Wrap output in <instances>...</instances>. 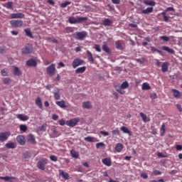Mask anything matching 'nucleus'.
<instances>
[{"label":"nucleus","mask_w":182,"mask_h":182,"mask_svg":"<svg viewBox=\"0 0 182 182\" xmlns=\"http://www.w3.org/2000/svg\"><path fill=\"white\" fill-rule=\"evenodd\" d=\"M73 37L77 41H85L87 38V32L82 31L80 32H76L73 34Z\"/></svg>","instance_id":"1"},{"label":"nucleus","mask_w":182,"mask_h":182,"mask_svg":"<svg viewBox=\"0 0 182 182\" xmlns=\"http://www.w3.org/2000/svg\"><path fill=\"white\" fill-rule=\"evenodd\" d=\"M48 159L46 158H42L41 159H40L37 163L38 168L39 170L45 171V166H46V164H48Z\"/></svg>","instance_id":"2"},{"label":"nucleus","mask_w":182,"mask_h":182,"mask_svg":"<svg viewBox=\"0 0 182 182\" xmlns=\"http://www.w3.org/2000/svg\"><path fill=\"white\" fill-rule=\"evenodd\" d=\"M56 65L55 64H51L48 67L46 68V73L48 76H53L56 73Z\"/></svg>","instance_id":"3"},{"label":"nucleus","mask_w":182,"mask_h":182,"mask_svg":"<svg viewBox=\"0 0 182 182\" xmlns=\"http://www.w3.org/2000/svg\"><path fill=\"white\" fill-rule=\"evenodd\" d=\"M10 25L13 28H22L23 26V21L22 20H11Z\"/></svg>","instance_id":"4"},{"label":"nucleus","mask_w":182,"mask_h":182,"mask_svg":"<svg viewBox=\"0 0 182 182\" xmlns=\"http://www.w3.org/2000/svg\"><path fill=\"white\" fill-rule=\"evenodd\" d=\"M85 63V61L79 58H77L74 59V60L72 63V66L73 69H76V68H78V66H80Z\"/></svg>","instance_id":"5"},{"label":"nucleus","mask_w":182,"mask_h":182,"mask_svg":"<svg viewBox=\"0 0 182 182\" xmlns=\"http://www.w3.org/2000/svg\"><path fill=\"white\" fill-rule=\"evenodd\" d=\"M9 136H11V132H0V141L1 143L6 141L9 138Z\"/></svg>","instance_id":"6"},{"label":"nucleus","mask_w":182,"mask_h":182,"mask_svg":"<svg viewBox=\"0 0 182 182\" xmlns=\"http://www.w3.org/2000/svg\"><path fill=\"white\" fill-rule=\"evenodd\" d=\"M78 122H80V119L79 118H73L72 119L67 121L66 124L70 127H75V126L77 124Z\"/></svg>","instance_id":"7"},{"label":"nucleus","mask_w":182,"mask_h":182,"mask_svg":"<svg viewBox=\"0 0 182 182\" xmlns=\"http://www.w3.org/2000/svg\"><path fill=\"white\" fill-rule=\"evenodd\" d=\"M11 19H23L25 15L22 13H16L10 14Z\"/></svg>","instance_id":"8"},{"label":"nucleus","mask_w":182,"mask_h":182,"mask_svg":"<svg viewBox=\"0 0 182 182\" xmlns=\"http://www.w3.org/2000/svg\"><path fill=\"white\" fill-rule=\"evenodd\" d=\"M16 141L21 146H25V136L18 135L16 136Z\"/></svg>","instance_id":"9"},{"label":"nucleus","mask_w":182,"mask_h":182,"mask_svg":"<svg viewBox=\"0 0 182 182\" xmlns=\"http://www.w3.org/2000/svg\"><path fill=\"white\" fill-rule=\"evenodd\" d=\"M27 141L31 144H36V140L35 139V136L32 134L28 135Z\"/></svg>","instance_id":"10"},{"label":"nucleus","mask_w":182,"mask_h":182,"mask_svg":"<svg viewBox=\"0 0 182 182\" xmlns=\"http://www.w3.org/2000/svg\"><path fill=\"white\" fill-rule=\"evenodd\" d=\"M87 60L92 65H93V63H95V58H93V54H92V52H90V50H87Z\"/></svg>","instance_id":"11"},{"label":"nucleus","mask_w":182,"mask_h":182,"mask_svg":"<svg viewBox=\"0 0 182 182\" xmlns=\"http://www.w3.org/2000/svg\"><path fill=\"white\" fill-rule=\"evenodd\" d=\"M32 46L28 45L22 49V53L26 54L32 53Z\"/></svg>","instance_id":"12"},{"label":"nucleus","mask_w":182,"mask_h":182,"mask_svg":"<svg viewBox=\"0 0 182 182\" xmlns=\"http://www.w3.org/2000/svg\"><path fill=\"white\" fill-rule=\"evenodd\" d=\"M38 65V63L34 59H29L26 61V65L29 67H33L36 66Z\"/></svg>","instance_id":"13"},{"label":"nucleus","mask_w":182,"mask_h":182,"mask_svg":"<svg viewBox=\"0 0 182 182\" xmlns=\"http://www.w3.org/2000/svg\"><path fill=\"white\" fill-rule=\"evenodd\" d=\"M102 161L105 166H107V167H110V166H112V159L110 158L103 159Z\"/></svg>","instance_id":"14"},{"label":"nucleus","mask_w":182,"mask_h":182,"mask_svg":"<svg viewBox=\"0 0 182 182\" xmlns=\"http://www.w3.org/2000/svg\"><path fill=\"white\" fill-rule=\"evenodd\" d=\"M168 66H169L168 62L164 63L161 65V71L164 73H166V72H168Z\"/></svg>","instance_id":"15"},{"label":"nucleus","mask_w":182,"mask_h":182,"mask_svg":"<svg viewBox=\"0 0 182 182\" xmlns=\"http://www.w3.org/2000/svg\"><path fill=\"white\" fill-rule=\"evenodd\" d=\"M17 118L19 119V120H21V122H26V120H29V117L23 114H18L17 115Z\"/></svg>","instance_id":"16"},{"label":"nucleus","mask_w":182,"mask_h":182,"mask_svg":"<svg viewBox=\"0 0 182 182\" xmlns=\"http://www.w3.org/2000/svg\"><path fill=\"white\" fill-rule=\"evenodd\" d=\"M172 92L173 93V96L174 97H176V99H181V92H180V91L176 90V89H173Z\"/></svg>","instance_id":"17"},{"label":"nucleus","mask_w":182,"mask_h":182,"mask_svg":"<svg viewBox=\"0 0 182 182\" xmlns=\"http://www.w3.org/2000/svg\"><path fill=\"white\" fill-rule=\"evenodd\" d=\"M153 7H148L147 9L142 10L141 14H143L144 15H149V14H151V12H153Z\"/></svg>","instance_id":"18"},{"label":"nucleus","mask_w":182,"mask_h":182,"mask_svg":"<svg viewBox=\"0 0 182 182\" xmlns=\"http://www.w3.org/2000/svg\"><path fill=\"white\" fill-rule=\"evenodd\" d=\"M6 149H16V144L15 142H9L5 144Z\"/></svg>","instance_id":"19"},{"label":"nucleus","mask_w":182,"mask_h":182,"mask_svg":"<svg viewBox=\"0 0 182 182\" xmlns=\"http://www.w3.org/2000/svg\"><path fill=\"white\" fill-rule=\"evenodd\" d=\"M82 107L83 109H92V102L87 101V102H84L82 103Z\"/></svg>","instance_id":"20"},{"label":"nucleus","mask_w":182,"mask_h":182,"mask_svg":"<svg viewBox=\"0 0 182 182\" xmlns=\"http://www.w3.org/2000/svg\"><path fill=\"white\" fill-rule=\"evenodd\" d=\"M121 132H123L125 134H129V136H132V131L127 129L126 127H122L120 128Z\"/></svg>","instance_id":"21"},{"label":"nucleus","mask_w":182,"mask_h":182,"mask_svg":"<svg viewBox=\"0 0 182 182\" xmlns=\"http://www.w3.org/2000/svg\"><path fill=\"white\" fill-rule=\"evenodd\" d=\"M13 72L15 76H21L22 75V72H21V70L18 67H14Z\"/></svg>","instance_id":"22"},{"label":"nucleus","mask_w":182,"mask_h":182,"mask_svg":"<svg viewBox=\"0 0 182 182\" xmlns=\"http://www.w3.org/2000/svg\"><path fill=\"white\" fill-rule=\"evenodd\" d=\"M59 173H60V176H62L63 178H65V180H69V173L62 170H60Z\"/></svg>","instance_id":"23"},{"label":"nucleus","mask_w":182,"mask_h":182,"mask_svg":"<svg viewBox=\"0 0 182 182\" xmlns=\"http://www.w3.org/2000/svg\"><path fill=\"white\" fill-rule=\"evenodd\" d=\"M162 49L163 50L168 52V53H170L171 55H174V50L173 48H170L167 46H163Z\"/></svg>","instance_id":"24"},{"label":"nucleus","mask_w":182,"mask_h":182,"mask_svg":"<svg viewBox=\"0 0 182 182\" xmlns=\"http://www.w3.org/2000/svg\"><path fill=\"white\" fill-rule=\"evenodd\" d=\"M55 103L57 106H59V107H61V109H65L66 107V104L64 100L57 101Z\"/></svg>","instance_id":"25"},{"label":"nucleus","mask_w":182,"mask_h":182,"mask_svg":"<svg viewBox=\"0 0 182 182\" xmlns=\"http://www.w3.org/2000/svg\"><path fill=\"white\" fill-rule=\"evenodd\" d=\"M85 141H88V143H95L96 141V138L93 136H87L84 138Z\"/></svg>","instance_id":"26"},{"label":"nucleus","mask_w":182,"mask_h":182,"mask_svg":"<svg viewBox=\"0 0 182 182\" xmlns=\"http://www.w3.org/2000/svg\"><path fill=\"white\" fill-rule=\"evenodd\" d=\"M145 5H149V6H155L156 2L152 0H145L144 1Z\"/></svg>","instance_id":"27"},{"label":"nucleus","mask_w":182,"mask_h":182,"mask_svg":"<svg viewBox=\"0 0 182 182\" xmlns=\"http://www.w3.org/2000/svg\"><path fill=\"white\" fill-rule=\"evenodd\" d=\"M86 71V66L80 67L75 70V73H85Z\"/></svg>","instance_id":"28"},{"label":"nucleus","mask_w":182,"mask_h":182,"mask_svg":"<svg viewBox=\"0 0 182 182\" xmlns=\"http://www.w3.org/2000/svg\"><path fill=\"white\" fill-rule=\"evenodd\" d=\"M36 105L40 107V109H42L43 107V105H42V100H41V97H38L35 102Z\"/></svg>","instance_id":"29"},{"label":"nucleus","mask_w":182,"mask_h":182,"mask_svg":"<svg viewBox=\"0 0 182 182\" xmlns=\"http://www.w3.org/2000/svg\"><path fill=\"white\" fill-rule=\"evenodd\" d=\"M102 50L104 52H106L108 55H111L112 52H110V48H109V46H107V44H104L102 46Z\"/></svg>","instance_id":"30"},{"label":"nucleus","mask_w":182,"mask_h":182,"mask_svg":"<svg viewBox=\"0 0 182 182\" xmlns=\"http://www.w3.org/2000/svg\"><path fill=\"white\" fill-rule=\"evenodd\" d=\"M115 150L118 153H120V151H122V150H123V145H122V143L117 144V145L115 146Z\"/></svg>","instance_id":"31"},{"label":"nucleus","mask_w":182,"mask_h":182,"mask_svg":"<svg viewBox=\"0 0 182 182\" xmlns=\"http://www.w3.org/2000/svg\"><path fill=\"white\" fill-rule=\"evenodd\" d=\"M102 23L105 26H110L113 22L110 19L106 18L102 21Z\"/></svg>","instance_id":"32"},{"label":"nucleus","mask_w":182,"mask_h":182,"mask_svg":"<svg viewBox=\"0 0 182 182\" xmlns=\"http://www.w3.org/2000/svg\"><path fill=\"white\" fill-rule=\"evenodd\" d=\"M151 89V87H150V85L147 82H144L142 84V90H150Z\"/></svg>","instance_id":"33"},{"label":"nucleus","mask_w":182,"mask_h":182,"mask_svg":"<svg viewBox=\"0 0 182 182\" xmlns=\"http://www.w3.org/2000/svg\"><path fill=\"white\" fill-rule=\"evenodd\" d=\"M70 154L73 159H79V153L75 150L70 151Z\"/></svg>","instance_id":"34"},{"label":"nucleus","mask_w":182,"mask_h":182,"mask_svg":"<svg viewBox=\"0 0 182 182\" xmlns=\"http://www.w3.org/2000/svg\"><path fill=\"white\" fill-rule=\"evenodd\" d=\"M87 19V17H77V23H82V22H85Z\"/></svg>","instance_id":"35"},{"label":"nucleus","mask_w":182,"mask_h":182,"mask_svg":"<svg viewBox=\"0 0 182 182\" xmlns=\"http://www.w3.org/2000/svg\"><path fill=\"white\" fill-rule=\"evenodd\" d=\"M3 83L4 85H11V83H12V80L9 77H5L3 79Z\"/></svg>","instance_id":"36"},{"label":"nucleus","mask_w":182,"mask_h":182,"mask_svg":"<svg viewBox=\"0 0 182 182\" xmlns=\"http://www.w3.org/2000/svg\"><path fill=\"white\" fill-rule=\"evenodd\" d=\"M68 22L69 23H77V18L73 16L69 17Z\"/></svg>","instance_id":"37"},{"label":"nucleus","mask_w":182,"mask_h":182,"mask_svg":"<svg viewBox=\"0 0 182 182\" xmlns=\"http://www.w3.org/2000/svg\"><path fill=\"white\" fill-rule=\"evenodd\" d=\"M24 32L26 33V36H28V38H33L32 36V32H31L30 28H25Z\"/></svg>","instance_id":"38"},{"label":"nucleus","mask_w":182,"mask_h":182,"mask_svg":"<svg viewBox=\"0 0 182 182\" xmlns=\"http://www.w3.org/2000/svg\"><path fill=\"white\" fill-rule=\"evenodd\" d=\"M54 99L55 100H60V92L59 91L53 92Z\"/></svg>","instance_id":"39"},{"label":"nucleus","mask_w":182,"mask_h":182,"mask_svg":"<svg viewBox=\"0 0 182 182\" xmlns=\"http://www.w3.org/2000/svg\"><path fill=\"white\" fill-rule=\"evenodd\" d=\"M116 48L119 50H123V46H122V43H120V41H117L115 42Z\"/></svg>","instance_id":"40"},{"label":"nucleus","mask_w":182,"mask_h":182,"mask_svg":"<svg viewBox=\"0 0 182 182\" xmlns=\"http://www.w3.org/2000/svg\"><path fill=\"white\" fill-rule=\"evenodd\" d=\"M160 131H161V136H164V134H166V125L164 124L161 125Z\"/></svg>","instance_id":"41"},{"label":"nucleus","mask_w":182,"mask_h":182,"mask_svg":"<svg viewBox=\"0 0 182 182\" xmlns=\"http://www.w3.org/2000/svg\"><path fill=\"white\" fill-rule=\"evenodd\" d=\"M64 33H73V28L72 27H66L64 29Z\"/></svg>","instance_id":"42"},{"label":"nucleus","mask_w":182,"mask_h":182,"mask_svg":"<svg viewBox=\"0 0 182 182\" xmlns=\"http://www.w3.org/2000/svg\"><path fill=\"white\" fill-rule=\"evenodd\" d=\"M150 48L152 53H155V52H156V53H159V55H161V50L156 48V47L151 46Z\"/></svg>","instance_id":"43"},{"label":"nucleus","mask_w":182,"mask_h":182,"mask_svg":"<svg viewBox=\"0 0 182 182\" xmlns=\"http://www.w3.org/2000/svg\"><path fill=\"white\" fill-rule=\"evenodd\" d=\"M140 116L142 119V120H144V122L146 123V122H149L150 119H147V115L146 114H144V113L143 112H140Z\"/></svg>","instance_id":"44"},{"label":"nucleus","mask_w":182,"mask_h":182,"mask_svg":"<svg viewBox=\"0 0 182 182\" xmlns=\"http://www.w3.org/2000/svg\"><path fill=\"white\" fill-rule=\"evenodd\" d=\"M13 6L14 3L12 1H9L6 3V8H7V9H13Z\"/></svg>","instance_id":"45"},{"label":"nucleus","mask_w":182,"mask_h":182,"mask_svg":"<svg viewBox=\"0 0 182 182\" xmlns=\"http://www.w3.org/2000/svg\"><path fill=\"white\" fill-rule=\"evenodd\" d=\"M159 39L164 41V42H168V41H170V37L167 36H162L159 37Z\"/></svg>","instance_id":"46"},{"label":"nucleus","mask_w":182,"mask_h":182,"mask_svg":"<svg viewBox=\"0 0 182 182\" xmlns=\"http://www.w3.org/2000/svg\"><path fill=\"white\" fill-rule=\"evenodd\" d=\"M70 4H72V2L70 1H65L63 3H62L60 4V7L61 8H66V6H68V5H70Z\"/></svg>","instance_id":"47"},{"label":"nucleus","mask_w":182,"mask_h":182,"mask_svg":"<svg viewBox=\"0 0 182 182\" xmlns=\"http://www.w3.org/2000/svg\"><path fill=\"white\" fill-rule=\"evenodd\" d=\"M121 89H127V87H129V82H124L121 86H120Z\"/></svg>","instance_id":"48"},{"label":"nucleus","mask_w":182,"mask_h":182,"mask_svg":"<svg viewBox=\"0 0 182 182\" xmlns=\"http://www.w3.org/2000/svg\"><path fill=\"white\" fill-rule=\"evenodd\" d=\"M20 130L21 132H26V130H28V127H26V125L25 124H21L20 125Z\"/></svg>","instance_id":"49"},{"label":"nucleus","mask_w":182,"mask_h":182,"mask_svg":"<svg viewBox=\"0 0 182 182\" xmlns=\"http://www.w3.org/2000/svg\"><path fill=\"white\" fill-rule=\"evenodd\" d=\"M161 15H163L164 22H168V16L166 15V11L162 12Z\"/></svg>","instance_id":"50"},{"label":"nucleus","mask_w":182,"mask_h":182,"mask_svg":"<svg viewBox=\"0 0 182 182\" xmlns=\"http://www.w3.org/2000/svg\"><path fill=\"white\" fill-rule=\"evenodd\" d=\"M11 177L9 176H0V180H4L5 181H9V180H11Z\"/></svg>","instance_id":"51"},{"label":"nucleus","mask_w":182,"mask_h":182,"mask_svg":"<svg viewBox=\"0 0 182 182\" xmlns=\"http://www.w3.org/2000/svg\"><path fill=\"white\" fill-rule=\"evenodd\" d=\"M95 49L97 52H102V49H100V46L98 44L95 45Z\"/></svg>","instance_id":"52"},{"label":"nucleus","mask_w":182,"mask_h":182,"mask_svg":"<svg viewBox=\"0 0 182 182\" xmlns=\"http://www.w3.org/2000/svg\"><path fill=\"white\" fill-rule=\"evenodd\" d=\"M105 146V144L103 142H100L96 144V148L99 149L100 147H103Z\"/></svg>","instance_id":"53"},{"label":"nucleus","mask_w":182,"mask_h":182,"mask_svg":"<svg viewBox=\"0 0 182 182\" xmlns=\"http://www.w3.org/2000/svg\"><path fill=\"white\" fill-rule=\"evenodd\" d=\"M1 73L2 76H8V72L5 69L1 70Z\"/></svg>","instance_id":"54"},{"label":"nucleus","mask_w":182,"mask_h":182,"mask_svg":"<svg viewBox=\"0 0 182 182\" xmlns=\"http://www.w3.org/2000/svg\"><path fill=\"white\" fill-rule=\"evenodd\" d=\"M50 159L51 161H56L58 160V157L56 156L51 155L50 156Z\"/></svg>","instance_id":"55"},{"label":"nucleus","mask_w":182,"mask_h":182,"mask_svg":"<svg viewBox=\"0 0 182 182\" xmlns=\"http://www.w3.org/2000/svg\"><path fill=\"white\" fill-rule=\"evenodd\" d=\"M112 133L114 135H116V134L119 135L120 134V131H119V129H114L112 131Z\"/></svg>","instance_id":"56"},{"label":"nucleus","mask_w":182,"mask_h":182,"mask_svg":"<svg viewBox=\"0 0 182 182\" xmlns=\"http://www.w3.org/2000/svg\"><path fill=\"white\" fill-rule=\"evenodd\" d=\"M141 177H142V178H144L145 180L146 178H149V176H147L146 173H141Z\"/></svg>","instance_id":"57"},{"label":"nucleus","mask_w":182,"mask_h":182,"mask_svg":"<svg viewBox=\"0 0 182 182\" xmlns=\"http://www.w3.org/2000/svg\"><path fill=\"white\" fill-rule=\"evenodd\" d=\"M151 99H152V100L157 99V95H156V93L151 94Z\"/></svg>","instance_id":"58"},{"label":"nucleus","mask_w":182,"mask_h":182,"mask_svg":"<svg viewBox=\"0 0 182 182\" xmlns=\"http://www.w3.org/2000/svg\"><path fill=\"white\" fill-rule=\"evenodd\" d=\"M58 124H60V126H65V120L64 119H60L58 121Z\"/></svg>","instance_id":"59"},{"label":"nucleus","mask_w":182,"mask_h":182,"mask_svg":"<svg viewBox=\"0 0 182 182\" xmlns=\"http://www.w3.org/2000/svg\"><path fill=\"white\" fill-rule=\"evenodd\" d=\"M100 134H102V136H109V132H105V131H100Z\"/></svg>","instance_id":"60"},{"label":"nucleus","mask_w":182,"mask_h":182,"mask_svg":"<svg viewBox=\"0 0 182 182\" xmlns=\"http://www.w3.org/2000/svg\"><path fill=\"white\" fill-rule=\"evenodd\" d=\"M144 41H146V42H151L152 39L151 38H150V36H146L144 38Z\"/></svg>","instance_id":"61"},{"label":"nucleus","mask_w":182,"mask_h":182,"mask_svg":"<svg viewBox=\"0 0 182 182\" xmlns=\"http://www.w3.org/2000/svg\"><path fill=\"white\" fill-rule=\"evenodd\" d=\"M112 2L115 5H119V4H120V0H112Z\"/></svg>","instance_id":"62"},{"label":"nucleus","mask_w":182,"mask_h":182,"mask_svg":"<svg viewBox=\"0 0 182 182\" xmlns=\"http://www.w3.org/2000/svg\"><path fill=\"white\" fill-rule=\"evenodd\" d=\"M176 150H178V151H181L182 146L181 145H176Z\"/></svg>","instance_id":"63"},{"label":"nucleus","mask_w":182,"mask_h":182,"mask_svg":"<svg viewBox=\"0 0 182 182\" xmlns=\"http://www.w3.org/2000/svg\"><path fill=\"white\" fill-rule=\"evenodd\" d=\"M176 107L178 110V112H182V108H181V106L178 104H176Z\"/></svg>","instance_id":"64"}]
</instances>
